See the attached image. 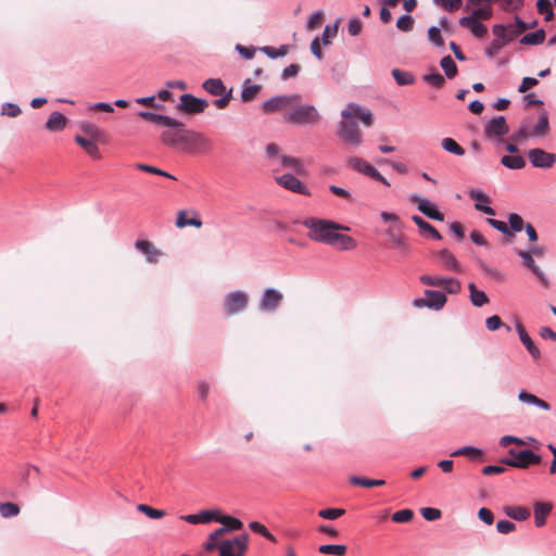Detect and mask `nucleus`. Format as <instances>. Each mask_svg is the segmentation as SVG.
<instances>
[{
    "instance_id": "nucleus-22",
    "label": "nucleus",
    "mask_w": 556,
    "mask_h": 556,
    "mask_svg": "<svg viewBox=\"0 0 556 556\" xmlns=\"http://www.w3.org/2000/svg\"><path fill=\"white\" fill-rule=\"evenodd\" d=\"M31 471H35L36 473H39V468L37 466H28L22 473H21V481L18 483L16 491H3V495L8 497L16 498L21 493H24L27 491L29 486V478Z\"/></svg>"
},
{
    "instance_id": "nucleus-24",
    "label": "nucleus",
    "mask_w": 556,
    "mask_h": 556,
    "mask_svg": "<svg viewBox=\"0 0 556 556\" xmlns=\"http://www.w3.org/2000/svg\"><path fill=\"white\" fill-rule=\"evenodd\" d=\"M67 117L59 112L53 111L45 123V128L50 132L62 131L67 125Z\"/></svg>"
},
{
    "instance_id": "nucleus-12",
    "label": "nucleus",
    "mask_w": 556,
    "mask_h": 556,
    "mask_svg": "<svg viewBox=\"0 0 556 556\" xmlns=\"http://www.w3.org/2000/svg\"><path fill=\"white\" fill-rule=\"evenodd\" d=\"M531 165L535 168L547 169L556 163V154L541 148H533L528 151Z\"/></svg>"
},
{
    "instance_id": "nucleus-39",
    "label": "nucleus",
    "mask_w": 556,
    "mask_h": 556,
    "mask_svg": "<svg viewBox=\"0 0 556 556\" xmlns=\"http://www.w3.org/2000/svg\"><path fill=\"white\" fill-rule=\"evenodd\" d=\"M501 164L508 169H522L527 162L526 159L520 154L503 155L501 157Z\"/></svg>"
},
{
    "instance_id": "nucleus-6",
    "label": "nucleus",
    "mask_w": 556,
    "mask_h": 556,
    "mask_svg": "<svg viewBox=\"0 0 556 556\" xmlns=\"http://www.w3.org/2000/svg\"><path fill=\"white\" fill-rule=\"evenodd\" d=\"M285 119L292 125H313L319 122L320 115L313 104H301L288 112Z\"/></svg>"
},
{
    "instance_id": "nucleus-1",
    "label": "nucleus",
    "mask_w": 556,
    "mask_h": 556,
    "mask_svg": "<svg viewBox=\"0 0 556 556\" xmlns=\"http://www.w3.org/2000/svg\"><path fill=\"white\" fill-rule=\"evenodd\" d=\"M300 223L309 230L307 237L311 240L328 245H331L336 231L350 229L334 220L318 217H307Z\"/></svg>"
},
{
    "instance_id": "nucleus-43",
    "label": "nucleus",
    "mask_w": 556,
    "mask_h": 556,
    "mask_svg": "<svg viewBox=\"0 0 556 556\" xmlns=\"http://www.w3.org/2000/svg\"><path fill=\"white\" fill-rule=\"evenodd\" d=\"M79 127L81 131L90 139L101 140L104 136L103 130H101L96 124L91 122L83 121Z\"/></svg>"
},
{
    "instance_id": "nucleus-37",
    "label": "nucleus",
    "mask_w": 556,
    "mask_h": 556,
    "mask_svg": "<svg viewBox=\"0 0 556 556\" xmlns=\"http://www.w3.org/2000/svg\"><path fill=\"white\" fill-rule=\"evenodd\" d=\"M503 511L507 517L517 521H525L531 515L530 510L523 506H504Z\"/></svg>"
},
{
    "instance_id": "nucleus-7",
    "label": "nucleus",
    "mask_w": 556,
    "mask_h": 556,
    "mask_svg": "<svg viewBox=\"0 0 556 556\" xmlns=\"http://www.w3.org/2000/svg\"><path fill=\"white\" fill-rule=\"evenodd\" d=\"M202 88L212 96L219 97L213 101L214 105L223 110L232 99V88L227 90L220 78H207L203 81Z\"/></svg>"
},
{
    "instance_id": "nucleus-56",
    "label": "nucleus",
    "mask_w": 556,
    "mask_h": 556,
    "mask_svg": "<svg viewBox=\"0 0 556 556\" xmlns=\"http://www.w3.org/2000/svg\"><path fill=\"white\" fill-rule=\"evenodd\" d=\"M526 223L527 222H525L518 213H509L507 215L508 228L516 232L522 231L526 227Z\"/></svg>"
},
{
    "instance_id": "nucleus-30",
    "label": "nucleus",
    "mask_w": 556,
    "mask_h": 556,
    "mask_svg": "<svg viewBox=\"0 0 556 556\" xmlns=\"http://www.w3.org/2000/svg\"><path fill=\"white\" fill-rule=\"evenodd\" d=\"M553 506L548 502H536L534 504V523L538 528L546 523V517L552 511Z\"/></svg>"
},
{
    "instance_id": "nucleus-2",
    "label": "nucleus",
    "mask_w": 556,
    "mask_h": 556,
    "mask_svg": "<svg viewBox=\"0 0 556 556\" xmlns=\"http://www.w3.org/2000/svg\"><path fill=\"white\" fill-rule=\"evenodd\" d=\"M249 534L241 533L231 540H222L220 544L204 543L203 548L206 552L217 549L219 556H244L248 551Z\"/></svg>"
},
{
    "instance_id": "nucleus-59",
    "label": "nucleus",
    "mask_w": 556,
    "mask_h": 556,
    "mask_svg": "<svg viewBox=\"0 0 556 556\" xmlns=\"http://www.w3.org/2000/svg\"><path fill=\"white\" fill-rule=\"evenodd\" d=\"M338 25L339 21H336L333 24H327L321 34V42L324 46H328L331 42V39L334 38L338 34Z\"/></svg>"
},
{
    "instance_id": "nucleus-31",
    "label": "nucleus",
    "mask_w": 556,
    "mask_h": 556,
    "mask_svg": "<svg viewBox=\"0 0 556 556\" xmlns=\"http://www.w3.org/2000/svg\"><path fill=\"white\" fill-rule=\"evenodd\" d=\"M175 224L178 228H185L187 226L200 228L202 226V220L197 212H192V216L188 217L187 212L181 210L177 213Z\"/></svg>"
},
{
    "instance_id": "nucleus-15",
    "label": "nucleus",
    "mask_w": 556,
    "mask_h": 556,
    "mask_svg": "<svg viewBox=\"0 0 556 556\" xmlns=\"http://www.w3.org/2000/svg\"><path fill=\"white\" fill-rule=\"evenodd\" d=\"M276 181L288 191L306 197L312 194L308 187L291 173H287L277 177Z\"/></svg>"
},
{
    "instance_id": "nucleus-60",
    "label": "nucleus",
    "mask_w": 556,
    "mask_h": 556,
    "mask_svg": "<svg viewBox=\"0 0 556 556\" xmlns=\"http://www.w3.org/2000/svg\"><path fill=\"white\" fill-rule=\"evenodd\" d=\"M414 17L410 15V14H402L397 20H396V28L400 29L401 31H404V33H408L410 30H413L414 28Z\"/></svg>"
},
{
    "instance_id": "nucleus-5",
    "label": "nucleus",
    "mask_w": 556,
    "mask_h": 556,
    "mask_svg": "<svg viewBox=\"0 0 556 556\" xmlns=\"http://www.w3.org/2000/svg\"><path fill=\"white\" fill-rule=\"evenodd\" d=\"M174 129H166L161 134V141L167 147H176L179 143L190 144L197 140L202 139V135L193 130L182 127H173Z\"/></svg>"
},
{
    "instance_id": "nucleus-27",
    "label": "nucleus",
    "mask_w": 556,
    "mask_h": 556,
    "mask_svg": "<svg viewBox=\"0 0 556 556\" xmlns=\"http://www.w3.org/2000/svg\"><path fill=\"white\" fill-rule=\"evenodd\" d=\"M135 248L144 254L147 261L149 263H156L157 257L161 255V251L157 250L154 244L148 240H137L135 242Z\"/></svg>"
},
{
    "instance_id": "nucleus-26",
    "label": "nucleus",
    "mask_w": 556,
    "mask_h": 556,
    "mask_svg": "<svg viewBox=\"0 0 556 556\" xmlns=\"http://www.w3.org/2000/svg\"><path fill=\"white\" fill-rule=\"evenodd\" d=\"M452 457L457 456H466L468 459L472 462H483L484 460V451L482 448L472 446V445H464L451 453Z\"/></svg>"
},
{
    "instance_id": "nucleus-13",
    "label": "nucleus",
    "mask_w": 556,
    "mask_h": 556,
    "mask_svg": "<svg viewBox=\"0 0 556 556\" xmlns=\"http://www.w3.org/2000/svg\"><path fill=\"white\" fill-rule=\"evenodd\" d=\"M249 298L245 292L237 290L226 295L224 302L225 313L228 316L243 311L248 305Z\"/></svg>"
},
{
    "instance_id": "nucleus-23",
    "label": "nucleus",
    "mask_w": 556,
    "mask_h": 556,
    "mask_svg": "<svg viewBox=\"0 0 556 556\" xmlns=\"http://www.w3.org/2000/svg\"><path fill=\"white\" fill-rule=\"evenodd\" d=\"M74 141L84 149V151L93 160H100L101 154L96 139H90L81 135H76Z\"/></svg>"
},
{
    "instance_id": "nucleus-48",
    "label": "nucleus",
    "mask_w": 556,
    "mask_h": 556,
    "mask_svg": "<svg viewBox=\"0 0 556 556\" xmlns=\"http://www.w3.org/2000/svg\"><path fill=\"white\" fill-rule=\"evenodd\" d=\"M536 10L540 14L544 15V20L546 22H549L555 17V12L551 0H538Z\"/></svg>"
},
{
    "instance_id": "nucleus-34",
    "label": "nucleus",
    "mask_w": 556,
    "mask_h": 556,
    "mask_svg": "<svg viewBox=\"0 0 556 556\" xmlns=\"http://www.w3.org/2000/svg\"><path fill=\"white\" fill-rule=\"evenodd\" d=\"M357 245L356 240L348 235H342L336 231L331 247H336L342 251H349L355 249Z\"/></svg>"
},
{
    "instance_id": "nucleus-47",
    "label": "nucleus",
    "mask_w": 556,
    "mask_h": 556,
    "mask_svg": "<svg viewBox=\"0 0 556 556\" xmlns=\"http://www.w3.org/2000/svg\"><path fill=\"white\" fill-rule=\"evenodd\" d=\"M348 546L344 544H323L318 546V552L325 555L344 556Z\"/></svg>"
},
{
    "instance_id": "nucleus-4",
    "label": "nucleus",
    "mask_w": 556,
    "mask_h": 556,
    "mask_svg": "<svg viewBox=\"0 0 556 556\" xmlns=\"http://www.w3.org/2000/svg\"><path fill=\"white\" fill-rule=\"evenodd\" d=\"M342 121L339 123L338 136L341 140L349 142L355 147L362 143V135L358 129L356 119L353 117V112L345 108L341 112Z\"/></svg>"
},
{
    "instance_id": "nucleus-36",
    "label": "nucleus",
    "mask_w": 556,
    "mask_h": 556,
    "mask_svg": "<svg viewBox=\"0 0 556 556\" xmlns=\"http://www.w3.org/2000/svg\"><path fill=\"white\" fill-rule=\"evenodd\" d=\"M546 33L543 28L523 35L519 43L523 46H538L544 42Z\"/></svg>"
},
{
    "instance_id": "nucleus-21",
    "label": "nucleus",
    "mask_w": 556,
    "mask_h": 556,
    "mask_svg": "<svg viewBox=\"0 0 556 556\" xmlns=\"http://www.w3.org/2000/svg\"><path fill=\"white\" fill-rule=\"evenodd\" d=\"M458 23L462 27L468 28L477 38H482L488 33L486 26L480 20L473 18V16H462Z\"/></svg>"
},
{
    "instance_id": "nucleus-9",
    "label": "nucleus",
    "mask_w": 556,
    "mask_h": 556,
    "mask_svg": "<svg viewBox=\"0 0 556 556\" xmlns=\"http://www.w3.org/2000/svg\"><path fill=\"white\" fill-rule=\"evenodd\" d=\"M346 165L349 168L356 173L364 174L367 177L377 180L387 187L390 186V182L386 177H383L370 163H368L367 161L359 156L349 157L346 160Z\"/></svg>"
},
{
    "instance_id": "nucleus-14",
    "label": "nucleus",
    "mask_w": 556,
    "mask_h": 556,
    "mask_svg": "<svg viewBox=\"0 0 556 556\" xmlns=\"http://www.w3.org/2000/svg\"><path fill=\"white\" fill-rule=\"evenodd\" d=\"M484 135L488 139L493 140L508 134L509 126L504 115H498L488 121L483 126Z\"/></svg>"
},
{
    "instance_id": "nucleus-46",
    "label": "nucleus",
    "mask_w": 556,
    "mask_h": 556,
    "mask_svg": "<svg viewBox=\"0 0 556 556\" xmlns=\"http://www.w3.org/2000/svg\"><path fill=\"white\" fill-rule=\"evenodd\" d=\"M346 108H349L351 111L353 110V114H355L356 117L359 118L366 126H370L372 124L374 116L369 110H364L358 104L353 102L349 103Z\"/></svg>"
},
{
    "instance_id": "nucleus-8",
    "label": "nucleus",
    "mask_w": 556,
    "mask_h": 556,
    "mask_svg": "<svg viewBox=\"0 0 556 556\" xmlns=\"http://www.w3.org/2000/svg\"><path fill=\"white\" fill-rule=\"evenodd\" d=\"M424 294V298H416L413 300V305L415 307H427L432 311H440L447 302V296L444 291L426 289Z\"/></svg>"
},
{
    "instance_id": "nucleus-18",
    "label": "nucleus",
    "mask_w": 556,
    "mask_h": 556,
    "mask_svg": "<svg viewBox=\"0 0 556 556\" xmlns=\"http://www.w3.org/2000/svg\"><path fill=\"white\" fill-rule=\"evenodd\" d=\"M282 299L281 292L274 288H267L262 294L260 308L264 312H275L279 307Z\"/></svg>"
},
{
    "instance_id": "nucleus-52",
    "label": "nucleus",
    "mask_w": 556,
    "mask_h": 556,
    "mask_svg": "<svg viewBox=\"0 0 556 556\" xmlns=\"http://www.w3.org/2000/svg\"><path fill=\"white\" fill-rule=\"evenodd\" d=\"M135 166L139 170L176 180V177L173 176L170 173L165 172L156 166L144 164V163H137Z\"/></svg>"
},
{
    "instance_id": "nucleus-29",
    "label": "nucleus",
    "mask_w": 556,
    "mask_h": 556,
    "mask_svg": "<svg viewBox=\"0 0 556 556\" xmlns=\"http://www.w3.org/2000/svg\"><path fill=\"white\" fill-rule=\"evenodd\" d=\"M287 106L288 105H287V103H285L283 96L277 94V96H274V97L269 98L268 100L264 101L261 104V111L264 114H273L277 111L286 109Z\"/></svg>"
},
{
    "instance_id": "nucleus-3",
    "label": "nucleus",
    "mask_w": 556,
    "mask_h": 556,
    "mask_svg": "<svg viewBox=\"0 0 556 556\" xmlns=\"http://www.w3.org/2000/svg\"><path fill=\"white\" fill-rule=\"evenodd\" d=\"M508 455V457H502L500 463L518 469H527L531 465H539L542 463V456L531 448H509Z\"/></svg>"
},
{
    "instance_id": "nucleus-42",
    "label": "nucleus",
    "mask_w": 556,
    "mask_h": 556,
    "mask_svg": "<svg viewBox=\"0 0 556 556\" xmlns=\"http://www.w3.org/2000/svg\"><path fill=\"white\" fill-rule=\"evenodd\" d=\"M391 75L399 86H409L415 83V76L413 75V73H410L408 71H403L401 68H393L391 71Z\"/></svg>"
},
{
    "instance_id": "nucleus-25",
    "label": "nucleus",
    "mask_w": 556,
    "mask_h": 556,
    "mask_svg": "<svg viewBox=\"0 0 556 556\" xmlns=\"http://www.w3.org/2000/svg\"><path fill=\"white\" fill-rule=\"evenodd\" d=\"M217 519H219V521L217 522L222 523L219 530L223 533L239 531L243 528V522L239 518L229 515H224L220 510H218Z\"/></svg>"
},
{
    "instance_id": "nucleus-54",
    "label": "nucleus",
    "mask_w": 556,
    "mask_h": 556,
    "mask_svg": "<svg viewBox=\"0 0 556 556\" xmlns=\"http://www.w3.org/2000/svg\"><path fill=\"white\" fill-rule=\"evenodd\" d=\"M21 511L20 506L14 502L0 503V515L3 518L16 517Z\"/></svg>"
},
{
    "instance_id": "nucleus-16",
    "label": "nucleus",
    "mask_w": 556,
    "mask_h": 556,
    "mask_svg": "<svg viewBox=\"0 0 556 556\" xmlns=\"http://www.w3.org/2000/svg\"><path fill=\"white\" fill-rule=\"evenodd\" d=\"M138 116H140L144 121L151 122L159 126H164V127H182L184 126L182 122H180L174 117H170L168 115H163V114H159L155 112L139 111Z\"/></svg>"
},
{
    "instance_id": "nucleus-45",
    "label": "nucleus",
    "mask_w": 556,
    "mask_h": 556,
    "mask_svg": "<svg viewBox=\"0 0 556 556\" xmlns=\"http://www.w3.org/2000/svg\"><path fill=\"white\" fill-rule=\"evenodd\" d=\"M440 66L448 79H453L458 73L457 65L450 54L440 60Z\"/></svg>"
},
{
    "instance_id": "nucleus-55",
    "label": "nucleus",
    "mask_w": 556,
    "mask_h": 556,
    "mask_svg": "<svg viewBox=\"0 0 556 556\" xmlns=\"http://www.w3.org/2000/svg\"><path fill=\"white\" fill-rule=\"evenodd\" d=\"M425 83L435 87L441 88L445 84V78L441 75L437 70H432L431 72L425 74L422 76Z\"/></svg>"
},
{
    "instance_id": "nucleus-32",
    "label": "nucleus",
    "mask_w": 556,
    "mask_h": 556,
    "mask_svg": "<svg viewBox=\"0 0 556 556\" xmlns=\"http://www.w3.org/2000/svg\"><path fill=\"white\" fill-rule=\"evenodd\" d=\"M262 86L257 84H252L250 78H247L242 84V90L240 93V100L243 103H248L253 101L257 93L261 91Z\"/></svg>"
},
{
    "instance_id": "nucleus-57",
    "label": "nucleus",
    "mask_w": 556,
    "mask_h": 556,
    "mask_svg": "<svg viewBox=\"0 0 556 556\" xmlns=\"http://www.w3.org/2000/svg\"><path fill=\"white\" fill-rule=\"evenodd\" d=\"M249 528L252 532L262 535L270 542H276V538L270 531L260 521H251Z\"/></svg>"
},
{
    "instance_id": "nucleus-64",
    "label": "nucleus",
    "mask_w": 556,
    "mask_h": 556,
    "mask_svg": "<svg viewBox=\"0 0 556 556\" xmlns=\"http://www.w3.org/2000/svg\"><path fill=\"white\" fill-rule=\"evenodd\" d=\"M419 281L424 286L442 287L445 281V277L444 276L421 275L419 277Z\"/></svg>"
},
{
    "instance_id": "nucleus-62",
    "label": "nucleus",
    "mask_w": 556,
    "mask_h": 556,
    "mask_svg": "<svg viewBox=\"0 0 556 556\" xmlns=\"http://www.w3.org/2000/svg\"><path fill=\"white\" fill-rule=\"evenodd\" d=\"M445 294H458L462 290L460 281L453 277H445V281L442 286Z\"/></svg>"
},
{
    "instance_id": "nucleus-33",
    "label": "nucleus",
    "mask_w": 556,
    "mask_h": 556,
    "mask_svg": "<svg viewBox=\"0 0 556 556\" xmlns=\"http://www.w3.org/2000/svg\"><path fill=\"white\" fill-rule=\"evenodd\" d=\"M437 256L445 268L456 273L460 271L459 263L450 250L442 249L437 253Z\"/></svg>"
},
{
    "instance_id": "nucleus-11",
    "label": "nucleus",
    "mask_w": 556,
    "mask_h": 556,
    "mask_svg": "<svg viewBox=\"0 0 556 556\" xmlns=\"http://www.w3.org/2000/svg\"><path fill=\"white\" fill-rule=\"evenodd\" d=\"M409 201L417 205V210L427 218L435 222H444V214L439 210L438 205L431 200L421 197L418 193L409 195Z\"/></svg>"
},
{
    "instance_id": "nucleus-44",
    "label": "nucleus",
    "mask_w": 556,
    "mask_h": 556,
    "mask_svg": "<svg viewBox=\"0 0 556 556\" xmlns=\"http://www.w3.org/2000/svg\"><path fill=\"white\" fill-rule=\"evenodd\" d=\"M441 147L444 151L456 155L463 156L465 155V149L453 138L446 137L441 141Z\"/></svg>"
},
{
    "instance_id": "nucleus-10",
    "label": "nucleus",
    "mask_w": 556,
    "mask_h": 556,
    "mask_svg": "<svg viewBox=\"0 0 556 556\" xmlns=\"http://www.w3.org/2000/svg\"><path fill=\"white\" fill-rule=\"evenodd\" d=\"M208 106V101L203 98H198L191 93H184L176 104V110L184 114H200Z\"/></svg>"
},
{
    "instance_id": "nucleus-20",
    "label": "nucleus",
    "mask_w": 556,
    "mask_h": 556,
    "mask_svg": "<svg viewBox=\"0 0 556 556\" xmlns=\"http://www.w3.org/2000/svg\"><path fill=\"white\" fill-rule=\"evenodd\" d=\"M218 509H203L197 514L181 516V519L190 525L210 523L219 521Z\"/></svg>"
},
{
    "instance_id": "nucleus-19",
    "label": "nucleus",
    "mask_w": 556,
    "mask_h": 556,
    "mask_svg": "<svg viewBox=\"0 0 556 556\" xmlns=\"http://www.w3.org/2000/svg\"><path fill=\"white\" fill-rule=\"evenodd\" d=\"M515 327L519 336V339L523 346L526 348V350L529 352V354L532 356L534 361H539L541 358V352L533 342V340L531 339V337L529 336V333L527 332V330L525 329L523 325L519 320H516Z\"/></svg>"
},
{
    "instance_id": "nucleus-40",
    "label": "nucleus",
    "mask_w": 556,
    "mask_h": 556,
    "mask_svg": "<svg viewBox=\"0 0 556 556\" xmlns=\"http://www.w3.org/2000/svg\"><path fill=\"white\" fill-rule=\"evenodd\" d=\"M549 132V121H548V112L543 110L540 113L539 121L533 127L531 135L535 137L545 136Z\"/></svg>"
},
{
    "instance_id": "nucleus-51",
    "label": "nucleus",
    "mask_w": 556,
    "mask_h": 556,
    "mask_svg": "<svg viewBox=\"0 0 556 556\" xmlns=\"http://www.w3.org/2000/svg\"><path fill=\"white\" fill-rule=\"evenodd\" d=\"M260 51L266 54L269 59L275 60L278 58H282L288 53V46L281 45L278 48L271 46H264L260 48Z\"/></svg>"
},
{
    "instance_id": "nucleus-35",
    "label": "nucleus",
    "mask_w": 556,
    "mask_h": 556,
    "mask_svg": "<svg viewBox=\"0 0 556 556\" xmlns=\"http://www.w3.org/2000/svg\"><path fill=\"white\" fill-rule=\"evenodd\" d=\"M469 299L473 306L482 307L490 302L489 296L482 290H479L473 282L468 285Z\"/></svg>"
},
{
    "instance_id": "nucleus-38",
    "label": "nucleus",
    "mask_w": 556,
    "mask_h": 556,
    "mask_svg": "<svg viewBox=\"0 0 556 556\" xmlns=\"http://www.w3.org/2000/svg\"><path fill=\"white\" fill-rule=\"evenodd\" d=\"M280 164L283 168L292 169L294 174L300 176L304 175L306 172L301 161L295 156L281 155Z\"/></svg>"
},
{
    "instance_id": "nucleus-53",
    "label": "nucleus",
    "mask_w": 556,
    "mask_h": 556,
    "mask_svg": "<svg viewBox=\"0 0 556 556\" xmlns=\"http://www.w3.org/2000/svg\"><path fill=\"white\" fill-rule=\"evenodd\" d=\"M418 232L421 237H425L427 239H431L434 241H441L443 239L440 231L428 222H426V224L418 230Z\"/></svg>"
},
{
    "instance_id": "nucleus-41",
    "label": "nucleus",
    "mask_w": 556,
    "mask_h": 556,
    "mask_svg": "<svg viewBox=\"0 0 556 556\" xmlns=\"http://www.w3.org/2000/svg\"><path fill=\"white\" fill-rule=\"evenodd\" d=\"M349 480L354 485L367 489L372 486H382L387 483L383 479H371L363 476H351Z\"/></svg>"
},
{
    "instance_id": "nucleus-58",
    "label": "nucleus",
    "mask_w": 556,
    "mask_h": 556,
    "mask_svg": "<svg viewBox=\"0 0 556 556\" xmlns=\"http://www.w3.org/2000/svg\"><path fill=\"white\" fill-rule=\"evenodd\" d=\"M345 514L344 508L340 507H328L318 511V517L326 520H336Z\"/></svg>"
},
{
    "instance_id": "nucleus-28",
    "label": "nucleus",
    "mask_w": 556,
    "mask_h": 556,
    "mask_svg": "<svg viewBox=\"0 0 556 556\" xmlns=\"http://www.w3.org/2000/svg\"><path fill=\"white\" fill-rule=\"evenodd\" d=\"M492 34L495 37L493 40L497 41L501 48H504L515 40V37L511 35L509 29H507L505 24H494L492 26Z\"/></svg>"
},
{
    "instance_id": "nucleus-17",
    "label": "nucleus",
    "mask_w": 556,
    "mask_h": 556,
    "mask_svg": "<svg viewBox=\"0 0 556 556\" xmlns=\"http://www.w3.org/2000/svg\"><path fill=\"white\" fill-rule=\"evenodd\" d=\"M468 195L471 200H475V208L485 215H495V210L489 205L491 198L481 189H470Z\"/></svg>"
},
{
    "instance_id": "nucleus-49",
    "label": "nucleus",
    "mask_w": 556,
    "mask_h": 556,
    "mask_svg": "<svg viewBox=\"0 0 556 556\" xmlns=\"http://www.w3.org/2000/svg\"><path fill=\"white\" fill-rule=\"evenodd\" d=\"M137 510L144 514L150 519H161L166 516L164 509H157L148 504H138Z\"/></svg>"
},
{
    "instance_id": "nucleus-61",
    "label": "nucleus",
    "mask_w": 556,
    "mask_h": 556,
    "mask_svg": "<svg viewBox=\"0 0 556 556\" xmlns=\"http://www.w3.org/2000/svg\"><path fill=\"white\" fill-rule=\"evenodd\" d=\"M414 518V511L409 508L396 510L392 514L391 519L396 523H407Z\"/></svg>"
},
{
    "instance_id": "nucleus-50",
    "label": "nucleus",
    "mask_w": 556,
    "mask_h": 556,
    "mask_svg": "<svg viewBox=\"0 0 556 556\" xmlns=\"http://www.w3.org/2000/svg\"><path fill=\"white\" fill-rule=\"evenodd\" d=\"M511 35L517 38L527 30L528 22H525L519 15L514 16V23L505 24Z\"/></svg>"
},
{
    "instance_id": "nucleus-63",
    "label": "nucleus",
    "mask_w": 556,
    "mask_h": 556,
    "mask_svg": "<svg viewBox=\"0 0 556 556\" xmlns=\"http://www.w3.org/2000/svg\"><path fill=\"white\" fill-rule=\"evenodd\" d=\"M428 39L435 47H443L444 46V40H443V37L441 35V29L438 26H430L428 28Z\"/></svg>"
}]
</instances>
